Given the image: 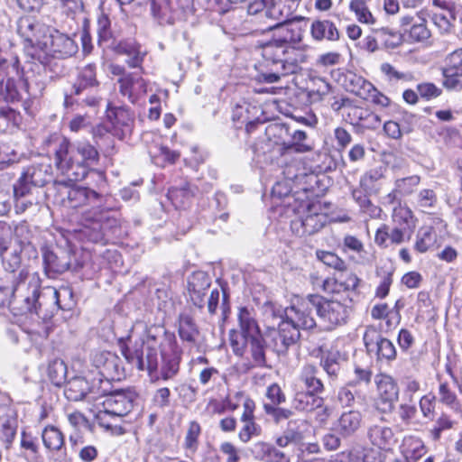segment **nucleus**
I'll use <instances>...</instances> for the list:
<instances>
[{
  "label": "nucleus",
  "mask_w": 462,
  "mask_h": 462,
  "mask_svg": "<svg viewBox=\"0 0 462 462\" xmlns=\"http://www.w3.org/2000/svg\"><path fill=\"white\" fill-rule=\"evenodd\" d=\"M304 16H295L292 19H284L269 27L273 32L270 41L261 43L262 56L264 60L282 59L286 63L287 69H294L296 64L306 61L304 51L294 45L300 42L303 37V29L298 22H308Z\"/></svg>",
  "instance_id": "nucleus-1"
},
{
  "label": "nucleus",
  "mask_w": 462,
  "mask_h": 462,
  "mask_svg": "<svg viewBox=\"0 0 462 462\" xmlns=\"http://www.w3.org/2000/svg\"><path fill=\"white\" fill-rule=\"evenodd\" d=\"M106 117L112 125V134L120 140L130 136L134 125V115L126 106L107 104Z\"/></svg>",
  "instance_id": "nucleus-15"
},
{
  "label": "nucleus",
  "mask_w": 462,
  "mask_h": 462,
  "mask_svg": "<svg viewBox=\"0 0 462 462\" xmlns=\"http://www.w3.org/2000/svg\"><path fill=\"white\" fill-rule=\"evenodd\" d=\"M402 453L406 462H417L426 453L423 441L414 436H407L403 439Z\"/></svg>",
  "instance_id": "nucleus-31"
},
{
  "label": "nucleus",
  "mask_w": 462,
  "mask_h": 462,
  "mask_svg": "<svg viewBox=\"0 0 462 462\" xmlns=\"http://www.w3.org/2000/svg\"><path fill=\"white\" fill-rule=\"evenodd\" d=\"M100 391L98 396H106L103 402L104 410L98 411L96 418L100 427L104 429L112 428V423L107 417H123L128 414L134 406V393L132 391L116 390L109 391L110 382L108 379H98Z\"/></svg>",
  "instance_id": "nucleus-5"
},
{
  "label": "nucleus",
  "mask_w": 462,
  "mask_h": 462,
  "mask_svg": "<svg viewBox=\"0 0 462 462\" xmlns=\"http://www.w3.org/2000/svg\"><path fill=\"white\" fill-rule=\"evenodd\" d=\"M310 34L316 41L335 42L340 37L336 25L329 20H314L310 25Z\"/></svg>",
  "instance_id": "nucleus-28"
},
{
  "label": "nucleus",
  "mask_w": 462,
  "mask_h": 462,
  "mask_svg": "<svg viewBox=\"0 0 462 462\" xmlns=\"http://www.w3.org/2000/svg\"><path fill=\"white\" fill-rule=\"evenodd\" d=\"M243 356L245 353L249 354V359L252 362L253 367L270 368L271 365L267 364L266 351L270 347V342L267 335H261L259 337L248 339L243 342Z\"/></svg>",
  "instance_id": "nucleus-20"
},
{
  "label": "nucleus",
  "mask_w": 462,
  "mask_h": 462,
  "mask_svg": "<svg viewBox=\"0 0 462 462\" xmlns=\"http://www.w3.org/2000/svg\"><path fill=\"white\" fill-rule=\"evenodd\" d=\"M349 8L355 13L356 19L363 23L374 24L375 18L369 10L365 0H352Z\"/></svg>",
  "instance_id": "nucleus-43"
},
{
  "label": "nucleus",
  "mask_w": 462,
  "mask_h": 462,
  "mask_svg": "<svg viewBox=\"0 0 462 462\" xmlns=\"http://www.w3.org/2000/svg\"><path fill=\"white\" fill-rule=\"evenodd\" d=\"M98 86L96 78V66L88 64L79 72L76 81L73 83L71 89L75 95H83L88 89Z\"/></svg>",
  "instance_id": "nucleus-29"
},
{
  "label": "nucleus",
  "mask_w": 462,
  "mask_h": 462,
  "mask_svg": "<svg viewBox=\"0 0 462 462\" xmlns=\"http://www.w3.org/2000/svg\"><path fill=\"white\" fill-rule=\"evenodd\" d=\"M317 315L325 329L333 330L347 322L351 309L338 299H327L318 295Z\"/></svg>",
  "instance_id": "nucleus-10"
},
{
  "label": "nucleus",
  "mask_w": 462,
  "mask_h": 462,
  "mask_svg": "<svg viewBox=\"0 0 462 462\" xmlns=\"http://www.w3.org/2000/svg\"><path fill=\"white\" fill-rule=\"evenodd\" d=\"M268 131L282 140L283 152L294 151L301 153L312 149V146L306 143L308 136L305 131L291 129L286 124H274L269 126Z\"/></svg>",
  "instance_id": "nucleus-13"
},
{
  "label": "nucleus",
  "mask_w": 462,
  "mask_h": 462,
  "mask_svg": "<svg viewBox=\"0 0 462 462\" xmlns=\"http://www.w3.org/2000/svg\"><path fill=\"white\" fill-rule=\"evenodd\" d=\"M45 273L51 274L63 273L72 266V254L70 250L60 249L54 252L48 246L42 249Z\"/></svg>",
  "instance_id": "nucleus-18"
},
{
  "label": "nucleus",
  "mask_w": 462,
  "mask_h": 462,
  "mask_svg": "<svg viewBox=\"0 0 462 462\" xmlns=\"http://www.w3.org/2000/svg\"><path fill=\"white\" fill-rule=\"evenodd\" d=\"M50 143L53 145L56 169L70 180L85 179L90 168L99 162L97 149L88 141L71 143L67 137L55 136Z\"/></svg>",
  "instance_id": "nucleus-2"
},
{
  "label": "nucleus",
  "mask_w": 462,
  "mask_h": 462,
  "mask_svg": "<svg viewBox=\"0 0 462 462\" xmlns=\"http://www.w3.org/2000/svg\"><path fill=\"white\" fill-rule=\"evenodd\" d=\"M97 33L99 45H102L103 42H106L112 38L111 22L109 17L105 14H101L97 18Z\"/></svg>",
  "instance_id": "nucleus-51"
},
{
  "label": "nucleus",
  "mask_w": 462,
  "mask_h": 462,
  "mask_svg": "<svg viewBox=\"0 0 462 462\" xmlns=\"http://www.w3.org/2000/svg\"><path fill=\"white\" fill-rule=\"evenodd\" d=\"M195 195V189L189 182L179 187H171L168 190V198L176 207H185L186 202Z\"/></svg>",
  "instance_id": "nucleus-39"
},
{
  "label": "nucleus",
  "mask_w": 462,
  "mask_h": 462,
  "mask_svg": "<svg viewBox=\"0 0 462 462\" xmlns=\"http://www.w3.org/2000/svg\"><path fill=\"white\" fill-rule=\"evenodd\" d=\"M115 51L118 54L128 56L126 63L131 68H141L147 54V51H142L141 45L134 41H120L115 46Z\"/></svg>",
  "instance_id": "nucleus-22"
},
{
  "label": "nucleus",
  "mask_w": 462,
  "mask_h": 462,
  "mask_svg": "<svg viewBox=\"0 0 462 462\" xmlns=\"http://www.w3.org/2000/svg\"><path fill=\"white\" fill-rule=\"evenodd\" d=\"M375 33L388 49H395L402 43L403 36L399 32H394L389 28L383 27L377 29Z\"/></svg>",
  "instance_id": "nucleus-44"
},
{
  "label": "nucleus",
  "mask_w": 462,
  "mask_h": 462,
  "mask_svg": "<svg viewBox=\"0 0 462 462\" xmlns=\"http://www.w3.org/2000/svg\"><path fill=\"white\" fill-rule=\"evenodd\" d=\"M241 421L244 425L239 430L238 438L243 443H247L253 437L261 434V427L255 423L254 418H246V420H241Z\"/></svg>",
  "instance_id": "nucleus-45"
},
{
  "label": "nucleus",
  "mask_w": 462,
  "mask_h": 462,
  "mask_svg": "<svg viewBox=\"0 0 462 462\" xmlns=\"http://www.w3.org/2000/svg\"><path fill=\"white\" fill-rule=\"evenodd\" d=\"M385 168L377 167L366 171L360 179V186L365 189H369L374 183L383 178Z\"/></svg>",
  "instance_id": "nucleus-52"
},
{
  "label": "nucleus",
  "mask_w": 462,
  "mask_h": 462,
  "mask_svg": "<svg viewBox=\"0 0 462 462\" xmlns=\"http://www.w3.org/2000/svg\"><path fill=\"white\" fill-rule=\"evenodd\" d=\"M318 294H310L297 300L283 310V318L300 329L310 330L316 328L317 323L313 311L317 312Z\"/></svg>",
  "instance_id": "nucleus-9"
},
{
  "label": "nucleus",
  "mask_w": 462,
  "mask_h": 462,
  "mask_svg": "<svg viewBox=\"0 0 462 462\" xmlns=\"http://www.w3.org/2000/svg\"><path fill=\"white\" fill-rule=\"evenodd\" d=\"M433 23L441 32H449L452 27V18L447 13H433L431 16Z\"/></svg>",
  "instance_id": "nucleus-59"
},
{
  "label": "nucleus",
  "mask_w": 462,
  "mask_h": 462,
  "mask_svg": "<svg viewBox=\"0 0 462 462\" xmlns=\"http://www.w3.org/2000/svg\"><path fill=\"white\" fill-rule=\"evenodd\" d=\"M378 395L375 407L383 413L391 412L399 398V387L393 378L387 374L376 376Z\"/></svg>",
  "instance_id": "nucleus-16"
},
{
  "label": "nucleus",
  "mask_w": 462,
  "mask_h": 462,
  "mask_svg": "<svg viewBox=\"0 0 462 462\" xmlns=\"http://www.w3.org/2000/svg\"><path fill=\"white\" fill-rule=\"evenodd\" d=\"M392 222L393 226L407 232L408 240L411 239L416 228L417 219L408 207L402 206L401 204L394 207L392 214Z\"/></svg>",
  "instance_id": "nucleus-23"
},
{
  "label": "nucleus",
  "mask_w": 462,
  "mask_h": 462,
  "mask_svg": "<svg viewBox=\"0 0 462 462\" xmlns=\"http://www.w3.org/2000/svg\"><path fill=\"white\" fill-rule=\"evenodd\" d=\"M365 85V80L355 73H349L346 76L345 88L348 92L360 95V90Z\"/></svg>",
  "instance_id": "nucleus-57"
},
{
  "label": "nucleus",
  "mask_w": 462,
  "mask_h": 462,
  "mask_svg": "<svg viewBox=\"0 0 462 462\" xmlns=\"http://www.w3.org/2000/svg\"><path fill=\"white\" fill-rule=\"evenodd\" d=\"M321 352L320 366L327 373L328 378L332 381L336 380L341 369V361L343 360L341 353L337 349L323 350Z\"/></svg>",
  "instance_id": "nucleus-25"
},
{
  "label": "nucleus",
  "mask_w": 462,
  "mask_h": 462,
  "mask_svg": "<svg viewBox=\"0 0 462 462\" xmlns=\"http://www.w3.org/2000/svg\"><path fill=\"white\" fill-rule=\"evenodd\" d=\"M100 373L111 377L119 374V358L116 354L112 353L111 356H108V359Z\"/></svg>",
  "instance_id": "nucleus-62"
},
{
  "label": "nucleus",
  "mask_w": 462,
  "mask_h": 462,
  "mask_svg": "<svg viewBox=\"0 0 462 462\" xmlns=\"http://www.w3.org/2000/svg\"><path fill=\"white\" fill-rule=\"evenodd\" d=\"M420 178L418 175H412L406 178L397 179L394 186L399 191L400 196H407L411 194L416 187L420 184Z\"/></svg>",
  "instance_id": "nucleus-49"
},
{
  "label": "nucleus",
  "mask_w": 462,
  "mask_h": 462,
  "mask_svg": "<svg viewBox=\"0 0 462 462\" xmlns=\"http://www.w3.org/2000/svg\"><path fill=\"white\" fill-rule=\"evenodd\" d=\"M367 109L353 105L348 106V109L344 115L345 120L353 125H360L365 116L367 115Z\"/></svg>",
  "instance_id": "nucleus-55"
},
{
  "label": "nucleus",
  "mask_w": 462,
  "mask_h": 462,
  "mask_svg": "<svg viewBox=\"0 0 462 462\" xmlns=\"http://www.w3.org/2000/svg\"><path fill=\"white\" fill-rule=\"evenodd\" d=\"M254 452L257 458L264 462H282L284 453L278 450L270 443L258 441L254 445Z\"/></svg>",
  "instance_id": "nucleus-37"
},
{
  "label": "nucleus",
  "mask_w": 462,
  "mask_h": 462,
  "mask_svg": "<svg viewBox=\"0 0 462 462\" xmlns=\"http://www.w3.org/2000/svg\"><path fill=\"white\" fill-rule=\"evenodd\" d=\"M326 216L308 208V213L291 221V228L299 236H311L319 232L326 224Z\"/></svg>",
  "instance_id": "nucleus-19"
},
{
  "label": "nucleus",
  "mask_w": 462,
  "mask_h": 462,
  "mask_svg": "<svg viewBox=\"0 0 462 462\" xmlns=\"http://www.w3.org/2000/svg\"><path fill=\"white\" fill-rule=\"evenodd\" d=\"M437 242V233L433 226H423L419 228L416 234L414 250L424 254L431 249Z\"/></svg>",
  "instance_id": "nucleus-35"
},
{
  "label": "nucleus",
  "mask_w": 462,
  "mask_h": 462,
  "mask_svg": "<svg viewBox=\"0 0 462 462\" xmlns=\"http://www.w3.org/2000/svg\"><path fill=\"white\" fill-rule=\"evenodd\" d=\"M362 425V415L358 411H349L341 414L336 425V430L343 438L356 434Z\"/></svg>",
  "instance_id": "nucleus-24"
},
{
  "label": "nucleus",
  "mask_w": 462,
  "mask_h": 462,
  "mask_svg": "<svg viewBox=\"0 0 462 462\" xmlns=\"http://www.w3.org/2000/svg\"><path fill=\"white\" fill-rule=\"evenodd\" d=\"M263 410L267 415L272 416L275 423H280L282 420L291 418L293 414L290 409L280 408L278 405L269 403L263 404Z\"/></svg>",
  "instance_id": "nucleus-53"
},
{
  "label": "nucleus",
  "mask_w": 462,
  "mask_h": 462,
  "mask_svg": "<svg viewBox=\"0 0 462 462\" xmlns=\"http://www.w3.org/2000/svg\"><path fill=\"white\" fill-rule=\"evenodd\" d=\"M48 377L56 386H61L67 379V366L60 359H54L49 363Z\"/></svg>",
  "instance_id": "nucleus-40"
},
{
  "label": "nucleus",
  "mask_w": 462,
  "mask_h": 462,
  "mask_svg": "<svg viewBox=\"0 0 462 462\" xmlns=\"http://www.w3.org/2000/svg\"><path fill=\"white\" fill-rule=\"evenodd\" d=\"M79 51V45L73 36L53 30L42 48L35 52H30L32 60H37L44 68L59 74L62 69L55 60H65L74 56Z\"/></svg>",
  "instance_id": "nucleus-4"
},
{
  "label": "nucleus",
  "mask_w": 462,
  "mask_h": 462,
  "mask_svg": "<svg viewBox=\"0 0 462 462\" xmlns=\"http://www.w3.org/2000/svg\"><path fill=\"white\" fill-rule=\"evenodd\" d=\"M43 445L51 451H59L64 445V435L54 426H47L42 433Z\"/></svg>",
  "instance_id": "nucleus-38"
},
{
  "label": "nucleus",
  "mask_w": 462,
  "mask_h": 462,
  "mask_svg": "<svg viewBox=\"0 0 462 462\" xmlns=\"http://www.w3.org/2000/svg\"><path fill=\"white\" fill-rule=\"evenodd\" d=\"M365 190L366 189L361 187L360 189H355L352 191V197L354 200L359 205L363 211H368L369 208L373 207V204L365 193Z\"/></svg>",
  "instance_id": "nucleus-63"
},
{
  "label": "nucleus",
  "mask_w": 462,
  "mask_h": 462,
  "mask_svg": "<svg viewBox=\"0 0 462 462\" xmlns=\"http://www.w3.org/2000/svg\"><path fill=\"white\" fill-rule=\"evenodd\" d=\"M359 279L354 273L346 275V279L340 281L338 279L328 278L323 282L322 288L327 293L340 294L341 292H347L355 291L359 283Z\"/></svg>",
  "instance_id": "nucleus-30"
},
{
  "label": "nucleus",
  "mask_w": 462,
  "mask_h": 462,
  "mask_svg": "<svg viewBox=\"0 0 462 462\" xmlns=\"http://www.w3.org/2000/svg\"><path fill=\"white\" fill-rule=\"evenodd\" d=\"M268 64L275 66L276 69L273 72L262 73L260 79L265 83H275L278 82L282 77H285L291 74H294L300 69V64H296L294 69L288 70L286 63L282 59L264 60Z\"/></svg>",
  "instance_id": "nucleus-36"
},
{
  "label": "nucleus",
  "mask_w": 462,
  "mask_h": 462,
  "mask_svg": "<svg viewBox=\"0 0 462 462\" xmlns=\"http://www.w3.org/2000/svg\"><path fill=\"white\" fill-rule=\"evenodd\" d=\"M121 352L125 360L138 371L152 374L158 368L159 344L145 345L143 337L131 346H122Z\"/></svg>",
  "instance_id": "nucleus-7"
},
{
  "label": "nucleus",
  "mask_w": 462,
  "mask_h": 462,
  "mask_svg": "<svg viewBox=\"0 0 462 462\" xmlns=\"http://www.w3.org/2000/svg\"><path fill=\"white\" fill-rule=\"evenodd\" d=\"M439 402L455 411L460 410L456 393L451 391L448 383H441L439 387Z\"/></svg>",
  "instance_id": "nucleus-50"
},
{
  "label": "nucleus",
  "mask_w": 462,
  "mask_h": 462,
  "mask_svg": "<svg viewBox=\"0 0 462 462\" xmlns=\"http://www.w3.org/2000/svg\"><path fill=\"white\" fill-rule=\"evenodd\" d=\"M443 86L452 91H460L462 89V68L454 69L447 66L443 69Z\"/></svg>",
  "instance_id": "nucleus-41"
},
{
  "label": "nucleus",
  "mask_w": 462,
  "mask_h": 462,
  "mask_svg": "<svg viewBox=\"0 0 462 462\" xmlns=\"http://www.w3.org/2000/svg\"><path fill=\"white\" fill-rule=\"evenodd\" d=\"M318 374V367L311 364L305 365L300 374V380L304 383L306 391L317 395L324 391V384Z\"/></svg>",
  "instance_id": "nucleus-33"
},
{
  "label": "nucleus",
  "mask_w": 462,
  "mask_h": 462,
  "mask_svg": "<svg viewBox=\"0 0 462 462\" xmlns=\"http://www.w3.org/2000/svg\"><path fill=\"white\" fill-rule=\"evenodd\" d=\"M16 421L14 420H0V439L9 448L16 435Z\"/></svg>",
  "instance_id": "nucleus-46"
},
{
  "label": "nucleus",
  "mask_w": 462,
  "mask_h": 462,
  "mask_svg": "<svg viewBox=\"0 0 462 462\" xmlns=\"http://www.w3.org/2000/svg\"><path fill=\"white\" fill-rule=\"evenodd\" d=\"M110 222L116 223V220L100 214L98 218L93 223V234L89 235V239L95 243L101 241Z\"/></svg>",
  "instance_id": "nucleus-48"
},
{
  "label": "nucleus",
  "mask_w": 462,
  "mask_h": 462,
  "mask_svg": "<svg viewBox=\"0 0 462 462\" xmlns=\"http://www.w3.org/2000/svg\"><path fill=\"white\" fill-rule=\"evenodd\" d=\"M100 384L95 383L89 387L88 382L84 377H73L68 382L65 394L71 401L83 400L88 393H93V398L98 397Z\"/></svg>",
  "instance_id": "nucleus-21"
},
{
  "label": "nucleus",
  "mask_w": 462,
  "mask_h": 462,
  "mask_svg": "<svg viewBox=\"0 0 462 462\" xmlns=\"http://www.w3.org/2000/svg\"><path fill=\"white\" fill-rule=\"evenodd\" d=\"M210 286L208 275L203 272H198L191 275L188 282V290L207 291Z\"/></svg>",
  "instance_id": "nucleus-56"
},
{
  "label": "nucleus",
  "mask_w": 462,
  "mask_h": 462,
  "mask_svg": "<svg viewBox=\"0 0 462 462\" xmlns=\"http://www.w3.org/2000/svg\"><path fill=\"white\" fill-rule=\"evenodd\" d=\"M178 333L183 342L195 345L199 336V328L194 319L188 314H180L179 317Z\"/></svg>",
  "instance_id": "nucleus-34"
},
{
  "label": "nucleus",
  "mask_w": 462,
  "mask_h": 462,
  "mask_svg": "<svg viewBox=\"0 0 462 462\" xmlns=\"http://www.w3.org/2000/svg\"><path fill=\"white\" fill-rule=\"evenodd\" d=\"M136 74L127 73L118 79L119 91L123 96L134 101V87L135 86Z\"/></svg>",
  "instance_id": "nucleus-54"
},
{
  "label": "nucleus",
  "mask_w": 462,
  "mask_h": 462,
  "mask_svg": "<svg viewBox=\"0 0 462 462\" xmlns=\"http://www.w3.org/2000/svg\"><path fill=\"white\" fill-rule=\"evenodd\" d=\"M266 396L273 405H279L286 400L285 394L277 383H273L267 388Z\"/></svg>",
  "instance_id": "nucleus-64"
},
{
  "label": "nucleus",
  "mask_w": 462,
  "mask_h": 462,
  "mask_svg": "<svg viewBox=\"0 0 462 462\" xmlns=\"http://www.w3.org/2000/svg\"><path fill=\"white\" fill-rule=\"evenodd\" d=\"M437 202V196L432 189H425L418 194L417 203L423 211L431 208Z\"/></svg>",
  "instance_id": "nucleus-58"
},
{
  "label": "nucleus",
  "mask_w": 462,
  "mask_h": 462,
  "mask_svg": "<svg viewBox=\"0 0 462 462\" xmlns=\"http://www.w3.org/2000/svg\"><path fill=\"white\" fill-rule=\"evenodd\" d=\"M316 256L325 265L333 268L337 272L342 273L347 268L346 263L333 252L317 250Z\"/></svg>",
  "instance_id": "nucleus-42"
},
{
  "label": "nucleus",
  "mask_w": 462,
  "mask_h": 462,
  "mask_svg": "<svg viewBox=\"0 0 462 462\" xmlns=\"http://www.w3.org/2000/svg\"><path fill=\"white\" fill-rule=\"evenodd\" d=\"M45 25L31 15L22 16L17 22V32L31 44L30 52H35L42 48L41 37L45 32Z\"/></svg>",
  "instance_id": "nucleus-17"
},
{
  "label": "nucleus",
  "mask_w": 462,
  "mask_h": 462,
  "mask_svg": "<svg viewBox=\"0 0 462 462\" xmlns=\"http://www.w3.org/2000/svg\"><path fill=\"white\" fill-rule=\"evenodd\" d=\"M170 346L172 348V354L169 355L164 351H161L162 361L161 376L165 381L173 378L178 374L180 368V356L174 349L177 347V343L174 338L170 340Z\"/></svg>",
  "instance_id": "nucleus-27"
},
{
  "label": "nucleus",
  "mask_w": 462,
  "mask_h": 462,
  "mask_svg": "<svg viewBox=\"0 0 462 462\" xmlns=\"http://www.w3.org/2000/svg\"><path fill=\"white\" fill-rule=\"evenodd\" d=\"M409 37L413 42H421L430 37V32L424 19L418 17V22L412 23L409 30Z\"/></svg>",
  "instance_id": "nucleus-47"
},
{
  "label": "nucleus",
  "mask_w": 462,
  "mask_h": 462,
  "mask_svg": "<svg viewBox=\"0 0 462 462\" xmlns=\"http://www.w3.org/2000/svg\"><path fill=\"white\" fill-rule=\"evenodd\" d=\"M277 328L270 329L266 334L270 342V347L278 356H286L290 347L295 346L300 337V331L288 322L283 316Z\"/></svg>",
  "instance_id": "nucleus-12"
},
{
  "label": "nucleus",
  "mask_w": 462,
  "mask_h": 462,
  "mask_svg": "<svg viewBox=\"0 0 462 462\" xmlns=\"http://www.w3.org/2000/svg\"><path fill=\"white\" fill-rule=\"evenodd\" d=\"M238 328L231 329L229 341L233 352L237 356H243V342L263 335L255 314L246 307H242L237 313Z\"/></svg>",
  "instance_id": "nucleus-8"
},
{
  "label": "nucleus",
  "mask_w": 462,
  "mask_h": 462,
  "mask_svg": "<svg viewBox=\"0 0 462 462\" xmlns=\"http://www.w3.org/2000/svg\"><path fill=\"white\" fill-rule=\"evenodd\" d=\"M323 403L324 399L322 397L307 391L297 393L292 401V406L295 410L306 412L321 408Z\"/></svg>",
  "instance_id": "nucleus-32"
},
{
  "label": "nucleus",
  "mask_w": 462,
  "mask_h": 462,
  "mask_svg": "<svg viewBox=\"0 0 462 462\" xmlns=\"http://www.w3.org/2000/svg\"><path fill=\"white\" fill-rule=\"evenodd\" d=\"M363 340L369 355H374L378 361H393L396 358V348L393 342L383 337L377 328L369 326L365 328Z\"/></svg>",
  "instance_id": "nucleus-14"
},
{
  "label": "nucleus",
  "mask_w": 462,
  "mask_h": 462,
  "mask_svg": "<svg viewBox=\"0 0 462 462\" xmlns=\"http://www.w3.org/2000/svg\"><path fill=\"white\" fill-rule=\"evenodd\" d=\"M417 90L419 95L427 100L438 97L442 92L435 84L430 82L419 84Z\"/></svg>",
  "instance_id": "nucleus-60"
},
{
  "label": "nucleus",
  "mask_w": 462,
  "mask_h": 462,
  "mask_svg": "<svg viewBox=\"0 0 462 462\" xmlns=\"http://www.w3.org/2000/svg\"><path fill=\"white\" fill-rule=\"evenodd\" d=\"M19 276V281L13 287V298L14 301L23 303L21 308L23 312L35 313L42 319H50L57 308L55 304L59 296L69 295L67 289L57 290L51 286L42 288L40 279L35 275L20 273Z\"/></svg>",
  "instance_id": "nucleus-3"
},
{
  "label": "nucleus",
  "mask_w": 462,
  "mask_h": 462,
  "mask_svg": "<svg viewBox=\"0 0 462 462\" xmlns=\"http://www.w3.org/2000/svg\"><path fill=\"white\" fill-rule=\"evenodd\" d=\"M367 436L371 443L380 449H387L395 442L393 430L384 425L371 426Z\"/></svg>",
  "instance_id": "nucleus-26"
},
{
  "label": "nucleus",
  "mask_w": 462,
  "mask_h": 462,
  "mask_svg": "<svg viewBox=\"0 0 462 462\" xmlns=\"http://www.w3.org/2000/svg\"><path fill=\"white\" fill-rule=\"evenodd\" d=\"M53 178L52 167L50 163H38L28 166L14 185V195L25 197L31 192L32 187H43Z\"/></svg>",
  "instance_id": "nucleus-11"
},
{
  "label": "nucleus",
  "mask_w": 462,
  "mask_h": 462,
  "mask_svg": "<svg viewBox=\"0 0 462 462\" xmlns=\"http://www.w3.org/2000/svg\"><path fill=\"white\" fill-rule=\"evenodd\" d=\"M200 431V425L197 421L193 420L189 423L187 435L185 438L186 448H193L196 446Z\"/></svg>",
  "instance_id": "nucleus-61"
},
{
  "label": "nucleus",
  "mask_w": 462,
  "mask_h": 462,
  "mask_svg": "<svg viewBox=\"0 0 462 462\" xmlns=\"http://www.w3.org/2000/svg\"><path fill=\"white\" fill-rule=\"evenodd\" d=\"M77 180H55L54 200L60 206L66 208L76 209L88 205L99 198V194L87 187L76 185Z\"/></svg>",
  "instance_id": "nucleus-6"
}]
</instances>
